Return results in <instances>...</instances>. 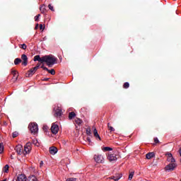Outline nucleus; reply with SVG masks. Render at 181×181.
Returning <instances> with one entry per match:
<instances>
[{
	"mask_svg": "<svg viewBox=\"0 0 181 181\" xmlns=\"http://www.w3.org/2000/svg\"><path fill=\"white\" fill-rule=\"evenodd\" d=\"M57 59L53 55H45L43 57L42 63H46L48 67H53L56 64Z\"/></svg>",
	"mask_w": 181,
	"mask_h": 181,
	"instance_id": "nucleus-1",
	"label": "nucleus"
},
{
	"mask_svg": "<svg viewBox=\"0 0 181 181\" xmlns=\"http://www.w3.org/2000/svg\"><path fill=\"white\" fill-rule=\"evenodd\" d=\"M28 128L31 132V134H37L38 131H39V127L37 126V124L36 123H30L28 125Z\"/></svg>",
	"mask_w": 181,
	"mask_h": 181,
	"instance_id": "nucleus-2",
	"label": "nucleus"
},
{
	"mask_svg": "<svg viewBox=\"0 0 181 181\" xmlns=\"http://www.w3.org/2000/svg\"><path fill=\"white\" fill-rule=\"evenodd\" d=\"M94 159L96 163H104V157L101 154H95L94 156Z\"/></svg>",
	"mask_w": 181,
	"mask_h": 181,
	"instance_id": "nucleus-3",
	"label": "nucleus"
},
{
	"mask_svg": "<svg viewBox=\"0 0 181 181\" xmlns=\"http://www.w3.org/2000/svg\"><path fill=\"white\" fill-rule=\"evenodd\" d=\"M176 163H170L165 167V170H168V172H172V170H175V168H176Z\"/></svg>",
	"mask_w": 181,
	"mask_h": 181,
	"instance_id": "nucleus-4",
	"label": "nucleus"
},
{
	"mask_svg": "<svg viewBox=\"0 0 181 181\" xmlns=\"http://www.w3.org/2000/svg\"><path fill=\"white\" fill-rule=\"evenodd\" d=\"M167 157V160L168 162H170V163H175L176 160L173 158V156L170 153H166Z\"/></svg>",
	"mask_w": 181,
	"mask_h": 181,
	"instance_id": "nucleus-5",
	"label": "nucleus"
},
{
	"mask_svg": "<svg viewBox=\"0 0 181 181\" xmlns=\"http://www.w3.org/2000/svg\"><path fill=\"white\" fill-rule=\"evenodd\" d=\"M51 132H52V134L56 135V134L59 132V126L57 124H53L51 127Z\"/></svg>",
	"mask_w": 181,
	"mask_h": 181,
	"instance_id": "nucleus-6",
	"label": "nucleus"
},
{
	"mask_svg": "<svg viewBox=\"0 0 181 181\" xmlns=\"http://www.w3.org/2000/svg\"><path fill=\"white\" fill-rule=\"evenodd\" d=\"M15 151L18 153V155H22V152L23 151V147L22 146V145L18 144L15 148Z\"/></svg>",
	"mask_w": 181,
	"mask_h": 181,
	"instance_id": "nucleus-7",
	"label": "nucleus"
},
{
	"mask_svg": "<svg viewBox=\"0 0 181 181\" xmlns=\"http://www.w3.org/2000/svg\"><path fill=\"white\" fill-rule=\"evenodd\" d=\"M107 159L110 161V162H115V160H117V155L115 154H109L107 156Z\"/></svg>",
	"mask_w": 181,
	"mask_h": 181,
	"instance_id": "nucleus-8",
	"label": "nucleus"
},
{
	"mask_svg": "<svg viewBox=\"0 0 181 181\" xmlns=\"http://www.w3.org/2000/svg\"><path fill=\"white\" fill-rule=\"evenodd\" d=\"M49 153L51 155H56L57 153V148L55 146L49 147Z\"/></svg>",
	"mask_w": 181,
	"mask_h": 181,
	"instance_id": "nucleus-9",
	"label": "nucleus"
},
{
	"mask_svg": "<svg viewBox=\"0 0 181 181\" xmlns=\"http://www.w3.org/2000/svg\"><path fill=\"white\" fill-rule=\"evenodd\" d=\"M21 59L23 61V66H28V57L26 56V54H23L21 56Z\"/></svg>",
	"mask_w": 181,
	"mask_h": 181,
	"instance_id": "nucleus-10",
	"label": "nucleus"
},
{
	"mask_svg": "<svg viewBox=\"0 0 181 181\" xmlns=\"http://www.w3.org/2000/svg\"><path fill=\"white\" fill-rule=\"evenodd\" d=\"M26 175L21 174L17 177L16 181H26Z\"/></svg>",
	"mask_w": 181,
	"mask_h": 181,
	"instance_id": "nucleus-11",
	"label": "nucleus"
},
{
	"mask_svg": "<svg viewBox=\"0 0 181 181\" xmlns=\"http://www.w3.org/2000/svg\"><path fill=\"white\" fill-rule=\"evenodd\" d=\"M30 149H32V147H30V144L28 143L24 147V151L25 153H29L30 152Z\"/></svg>",
	"mask_w": 181,
	"mask_h": 181,
	"instance_id": "nucleus-12",
	"label": "nucleus"
},
{
	"mask_svg": "<svg viewBox=\"0 0 181 181\" xmlns=\"http://www.w3.org/2000/svg\"><path fill=\"white\" fill-rule=\"evenodd\" d=\"M34 62H40V63H43V57H40V55H36L34 57Z\"/></svg>",
	"mask_w": 181,
	"mask_h": 181,
	"instance_id": "nucleus-13",
	"label": "nucleus"
},
{
	"mask_svg": "<svg viewBox=\"0 0 181 181\" xmlns=\"http://www.w3.org/2000/svg\"><path fill=\"white\" fill-rule=\"evenodd\" d=\"M122 177V174H118L117 175L112 176L110 177V179L115 180V181H118L119 179Z\"/></svg>",
	"mask_w": 181,
	"mask_h": 181,
	"instance_id": "nucleus-14",
	"label": "nucleus"
},
{
	"mask_svg": "<svg viewBox=\"0 0 181 181\" xmlns=\"http://www.w3.org/2000/svg\"><path fill=\"white\" fill-rule=\"evenodd\" d=\"M93 135L95 138H98V139L101 141V137H100V134H98V132L95 128H93Z\"/></svg>",
	"mask_w": 181,
	"mask_h": 181,
	"instance_id": "nucleus-15",
	"label": "nucleus"
},
{
	"mask_svg": "<svg viewBox=\"0 0 181 181\" xmlns=\"http://www.w3.org/2000/svg\"><path fill=\"white\" fill-rule=\"evenodd\" d=\"M62 109L57 108L55 110V117H62Z\"/></svg>",
	"mask_w": 181,
	"mask_h": 181,
	"instance_id": "nucleus-16",
	"label": "nucleus"
},
{
	"mask_svg": "<svg viewBox=\"0 0 181 181\" xmlns=\"http://www.w3.org/2000/svg\"><path fill=\"white\" fill-rule=\"evenodd\" d=\"M40 11L41 13H46V5L42 4L40 7Z\"/></svg>",
	"mask_w": 181,
	"mask_h": 181,
	"instance_id": "nucleus-17",
	"label": "nucleus"
},
{
	"mask_svg": "<svg viewBox=\"0 0 181 181\" xmlns=\"http://www.w3.org/2000/svg\"><path fill=\"white\" fill-rule=\"evenodd\" d=\"M153 156H155V153L153 152L148 153L146 155V159H152V158H153Z\"/></svg>",
	"mask_w": 181,
	"mask_h": 181,
	"instance_id": "nucleus-18",
	"label": "nucleus"
},
{
	"mask_svg": "<svg viewBox=\"0 0 181 181\" xmlns=\"http://www.w3.org/2000/svg\"><path fill=\"white\" fill-rule=\"evenodd\" d=\"M28 181H39L37 180V178L35 175H30L28 177Z\"/></svg>",
	"mask_w": 181,
	"mask_h": 181,
	"instance_id": "nucleus-19",
	"label": "nucleus"
},
{
	"mask_svg": "<svg viewBox=\"0 0 181 181\" xmlns=\"http://www.w3.org/2000/svg\"><path fill=\"white\" fill-rule=\"evenodd\" d=\"M34 73H36V72H35V71L33 68L30 69V71H28V77H32L33 76Z\"/></svg>",
	"mask_w": 181,
	"mask_h": 181,
	"instance_id": "nucleus-20",
	"label": "nucleus"
},
{
	"mask_svg": "<svg viewBox=\"0 0 181 181\" xmlns=\"http://www.w3.org/2000/svg\"><path fill=\"white\" fill-rule=\"evenodd\" d=\"M3 172L5 173H8L9 172V165H6L4 168H3Z\"/></svg>",
	"mask_w": 181,
	"mask_h": 181,
	"instance_id": "nucleus-21",
	"label": "nucleus"
},
{
	"mask_svg": "<svg viewBox=\"0 0 181 181\" xmlns=\"http://www.w3.org/2000/svg\"><path fill=\"white\" fill-rule=\"evenodd\" d=\"M74 117H76V113H74V112H69V119H73Z\"/></svg>",
	"mask_w": 181,
	"mask_h": 181,
	"instance_id": "nucleus-22",
	"label": "nucleus"
},
{
	"mask_svg": "<svg viewBox=\"0 0 181 181\" xmlns=\"http://www.w3.org/2000/svg\"><path fill=\"white\" fill-rule=\"evenodd\" d=\"M22 62V59H21L20 58H16L14 60V64H16V66H18V64H19V63Z\"/></svg>",
	"mask_w": 181,
	"mask_h": 181,
	"instance_id": "nucleus-23",
	"label": "nucleus"
},
{
	"mask_svg": "<svg viewBox=\"0 0 181 181\" xmlns=\"http://www.w3.org/2000/svg\"><path fill=\"white\" fill-rule=\"evenodd\" d=\"M75 122L77 124V125H81L83 120L78 118L76 119Z\"/></svg>",
	"mask_w": 181,
	"mask_h": 181,
	"instance_id": "nucleus-24",
	"label": "nucleus"
},
{
	"mask_svg": "<svg viewBox=\"0 0 181 181\" xmlns=\"http://www.w3.org/2000/svg\"><path fill=\"white\" fill-rule=\"evenodd\" d=\"M48 71V73H49L50 74H52V76H54L55 74H56V71H54V69H48V71Z\"/></svg>",
	"mask_w": 181,
	"mask_h": 181,
	"instance_id": "nucleus-25",
	"label": "nucleus"
},
{
	"mask_svg": "<svg viewBox=\"0 0 181 181\" xmlns=\"http://www.w3.org/2000/svg\"><path fill=\"white\" fill-rule=\"evenodd\" d=\"M103 151H104L105 152H108L110 151H112V148L110 147H105L103 148Z\"/></svg>",
	"mask_w": 181,
	"mask_h": 181,
	"instance_id": "nucleus-26",
	"label": "nucleus"
},
{
	"mask_svg": "<svg viewBox=\"0 0 181 181\" xmlns=\"http://www.w3.org/2000/svg\"><path fill=\"white\" fill-rule=\"evenodd\" d=\"M107 127L110 132H114V131H115V129H114V127L110 126V123L107 124Z\"/></svg>",
	"mask_w": 181,
	"mask_h": 181,
	"instance_id": "nucleus-27",
	"label": "nucleus"
},
{
	"mask_svg": "<svg viewBox=\"0 0 181 181\" xmlns=\"http://www.w3.org/2000/svg\"><path fill=\"white\" fill-rule=\"evenodd\" d=\"M134 172H131L129 175V180H132V177H134Z\"/></svg>",
	"mask_w": 181,
	"mask_h": 181,
	"instance_id": "nucleus-28",
	"label": "nucleus"
},
{
	"mask_svg": "<svg viewBox=\"0 0 181 181\" xmlns=\"http://www.w3.org/2000/svg\"><path fill=\"white\" fill-rule=\"evenodd\" d=\"M4 152V144L0 143V153Z\"/></svg>",
	"mask_w": 181,
	"mask_h": 181,
	"instance_id": "nucleus-29",
	"label": "nucleus"
},
{
	"mask_svg": "<svg viewBox=\"0 0 181 181\" xmlns=\"http://www.w3.org/2000/svg\"><path fill=\"white\" fill-rule=\"evenodd\" d=\"M26 47H27L26 44H22L20 45V48L23 49V50H26Z\"/></svg>",
	"mask_w": 181,
	"mask_h": 181,
	"instance_id": "nucleus-30",
	"label": "nucleus"
},
{
	"mask_svg": "<svg viewBox=\"0 0 181 181\" xmlns=\"http://www.w3.org/2000/svg\"><path fill=\"white\" fill-rule=\"evenodd\" d=\"M123 88H129V83H128V82L124 83V85H123Z\"/></svg>",
	"mask_w": 181,
	"mask_h": 181,
	"instance_id": "nucleus-31",
	"label": "nucleus"
},
{
	"mask_svg": "<svg viewBox=\"0 0 181 181\" xmlns=\"http://www.w3.org/2000/svg\"><path fill=\"white\" fill-rule=\"evenodd\" d=\"M18 135H19V133H18V132H14L12 134L13 138H16V136H18Z\"/></svg>",
	"mask_w": 181,
	"mask_h": 181,
	"instance_id": "nucleus-32",
	"label": "nucleus"
},
{
	"mask_svg": "<svg viewBox=\"0 0 181 181\" xmlns=\"http://www.w3.org/2000/svg\"><path fill=\"white\" fill-rule=\"evenodd\" d=\"M48 8L49 9H50V11H52V12H54V8L53 7V6H52V4H49Z\"/></svg>",
	"mask_w": 181,
	"mask_h": 181,
	"instance_id": "nucleus-33",
	"label": "nucleus"
},
{
	"mask_svg": "<svg viewBox=\"0 0 181 181\" xmlns=\"http://www.w3.org/2000/svg\"><path fill=\"white\" fill-rule=\"evenodd\" d=\"M86 134L87 135H91V129L90 128H88L86 129Z\"/></svg>",
	"mask_w": 181,
	"mask_h": 181,
	"instance_id": "nucleus-34",
	"label": "nucleus"
},
{
	"mask_svg": "<svg viewBox=\"0 0 181 181\" xmlns=\"http://www.w3.org/2000/svg\"><path fill=\"white\" fill-rule=\"evenodd\" d=\"M39 67H40V64H37L36 66L33 68V69H34V71H35V72H36L37 71V69H39Z\"/></svg>",
	"mask_w": 181,
	"mask_h": 181,
	"instance_id": "nucleus-35",
	"label": "nucleus"
},
{
	"mask_svg": "<svg viewBox=\"0 0 181 181\" xmlns=\"http://www.w3.org/2000/svg\"><path fill=\"white\" fill-rule=\"evenodd\" d=\"M40 17V14H38L35 16V22H37L39 21V18Z\"/></svg>",
	"mask_w": 181,
	"mask_h": 181,
	"instance_id": "nucleus-36",
	"label": "nucleus"
},
{
	"mask_svg": "<svg viewBox=\"0 0 181 181\" xmlns=\"http://www.w3.org/2000/svg\"><path fill=\"white\" fill-rule=\"evenodd\" d=\"M66 181H77V178H73V177L68 178Z\"/></svg>",
	"mask_w": 181,
	"mask_h": 181,
	"instance_id": "nucleus-37",
	"label": "nucleus"
},
{
	"mask_svg": "<svg viewBox=\"0 0 181 181\" xmlns=\"http://www.w3.org/2000/svg\"><path fill=\"white\" fill-rule=\"evenodd\" d=\"M41 69H43V70H45L46 71H49V69H47V67L45 66V65H42Z\"/></svg>",
	"mask_w": 181,
	"mask_h": 181,
	"instance_id": "nucleus-38",
	"label": "nucleus"
},
{
	"mask_svg": "<svg viewBox=\"0 0 181 181\" xmlns=\"http://www.w3.org/2000/svg\"><path fill=\"white\" fill-rule=\"evenodd\" d=\"M33 144L36 146H39V142H37V140H33Z\"/></svg>",
	"mask_w": 181,
	"mask_h": 181,
	"instance_id": "nucleus-39",
	"label": "nucleus"
},
{
	"mask_svg": "<svg viewBox=\"0 0 181 181\" xmlns=\"http://www.w3.org/2000/svg\"><path fill=\"white\" fill-rule=\"evenodd\" d=\"M13 81H16V80H18V75H13Z\"/></svg>",
	"mask_w": 181,
	"mask_h": 181,
	"instance_id": "nucleus-40",
	"label": "nucleus"
},
{
	"mask_svg": "<svg viewBox=\"0 0 181 181\" xmlns=\"http://www.w3.org/2000/svg\"><path fill=\"white\" fill-rule=\"evenodd\" d=\"M154 142L155 144H159V139H158V137L154 138Z\"/></svg>",
	"mask_w": 181,
	"mask_h": 181,
	"instance_id": "nucleus-41",
	"label": "nucleus"
},
{
	"mask_svg": "<svg viewBox=\"0 0 181 181\" xmlns=\"http://www.w3.org/2000/svg\"><path fill=\"white\" fill-rule=\"evenodd\" d=\"M88 145L89 146H93V145H94V143H93L91 141L88 142Z\"/></svg>",
	"mask_w": 181,
	"mask_h": 181,
	"instance_id": "nucleus-42",
	"label": "nucleus"
},
{
	"mask_svg": "<svg viewBox=\"0 0 181 181\" xmlns=\"http://www.w3.org/2000/svg\"><path fill=\"white\" fill-rule=\"evenodd\" d=\"M11 74H13V76H16V71L13 70V71H11Z\"/></svg>",
	"mask_w": 181,
	"mask_h": 181,
	"instance_id": "nucleus-43",
	"label": "nucleus"
},
{
	"mask_svg": "<svg viewBox=\"0 0 181 181\" xmlns=\"http://www.w3.org/2000/svg\"><path fill=\"white\" fill-rule=\"evenodd\" d=\"M43 167V161L41 160L40 163V168H42Z\"/></svg>",
	"mask_w": 181,
	"mask_h": 181,
	"instance_id": "nucleus-44",
	"label": "nucleus"
},
{
	"mask_svg": "<svg viewBox=\"0 0 181 181\" xmlns=\"http://www.w3.org/2000/svg\"><path fill=\"white\" fill-rule=\"evenodd\" d=\"M40 30H42V29L44 30L45 29V28H43V25H42V24L40 25Z\"/></svg>",
	"mask_w": 181,
	"mask_h": 181,
	"instance_id": "nucleus-45",
	"label": "nucleus"
},
{
	"mask_svg": "<svg viewBox=\"0 0 181 181\" xmlns=\"http://www.w3.org/2000/svg\"><path fill=\"white\" fill-rule=\"evenodd\" d=\"M86 140H87V142H90L91 141V139H90V137H87Z\"/></svg>",
	"mask_w": 181,
	"mask_h": 181,
	"instance_id": "nucleus-46",
	"label": "nucleus"
},
{
	"mask_svg": "<svg viewBox=\"0 0 181 181\" xmlns=\"http://www.w3.org/2000/svg\"><path fill=\"white\" fill-rule=\"evenodd\" d=\"M38 26H39V24H37L35 26V29H37Z\"/></svg>",
	"mask_w": 181,
	"mask_h": 181,
	"instance_id": "nucleus-47",
	"label": "nucleus"
},
{
	"mask_svg": "<svg viewBox=\"0 0 181 181\" xmlns=\"http://www.w3.org/2000/svg\"><path fill=\"white\" fill-rule=\"evenodd\" d=\"M47 39V37H45L44 38H43V40H46Z\"/></svg>",
	"mask_w": 181,
	"mask_h": 181,
	"instance_id": "nucleus-48",
	"label": "nucleus"
}]
</instances>
